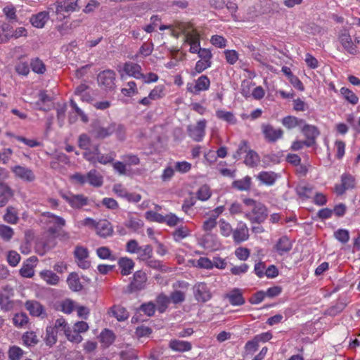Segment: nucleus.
I'll list each match as a JSON object with an SVG mask.
<instances>
[{
    "instance_id": "f257e3e1",
    "label": "nucleus",
    "mask_w": 360,
    "mask_h": 360,
    "mask_svg": "<svg viewBox=\"0 0 360 360\" xmlns=\"http://www.w3.org/2000/svg\"><path fill=\"white\" fill-rule=\"evenodd\" d=\"M243 202L252 208L245 214V217L252 223L261 224L266 219L268 211L264 205L251 198H245Z\"/></svg>"
},
{
    "instance_id": "f03ea898",
    "label": "nucleus",
    "mask_w": 360,
    "mask_h": 360,
    "mask_svg": "<svg viewBox=\"0 0 360 360\" xmlns=\"http://www.w3.org/2000/svg\"><path fill=\"white\" fill-rule=\"evenodd\" d=\"M70 179L81 186L88 183L94 187L99 188L103 184V177L96 169H91L86 174L75 173L71 176Z\"/></svg>"
},
{
    "instance_id": "7ed1b4c3",
    "label": "nucleus",
    "mask_w": 360,
    "mask_h": 360,
    "mask_svg": "<svg viewBox=\"0 0 360 360\" xmlns=\"http://www.w3.org/2000/svg\"><path fill=\"white\" fill-rule=\"evenodd\" d=\"M338 39L347 53L352 55L356 54L357 45L360 43L359 37H355L353 40L347 30H344L340 33Z\"/></svg>"
},
{
    "instance_id": "20e7f679",
    "label": "nucleus",
    "mask_w": 360,
    "mask_h": 360,
    "mask_svg": "<svg viewBox=\"0 0 360 360\" xmlns=\"http://www.w3.org/2000/svg\"><path fill=\"white\" fill-rule=\"evenodd\" d=\"M176 28L181 33L184 34V42L188 44H194L200 41V37L198 32L193 27L192 25L188 22H178L176 23Z\"/></svg>"
},
{
    "instance_id": "39448f33",
    "label": "nucleus",
    "mask_w": 360,
    "mask_h": 360,
    "mask_svg": "<svg viewBox=\"0 0 360 360\" xmlns=\"http://www.w3.org/2000/svg\"><path fill=\"white\" fill-rule=\"evenodd\" d=\"M148 277L146 274L142 271H136L127 286V291L130 293L134 292L140 291L145 288Z\"/></svg>"
},
{
    "instance_id": "423d86ee",
    "label": "nucleus",
    "mask_w": 360,
    "mask_h": 360,
    "mask_svg": "<svg viewBox=\"0 0 360 360\" xmlns=\"http://www.w3.org/2000/svg\"><path fill=\"white\" fill-rule=\"evenodd\" d=\"M112 123L108 126H103L99 120L94 121L91 124L90 133L96 139H104L113 134Z\"/></svg>"
},
{
    "instance_id": "0eeeda50",
    "label": "nucleus",
    "mask_w": 360,
    "mask_h": 360,
    "mask_svg": "<svg viewBox=\"0 0 360 360\" xmlns=\"http://www.w3.org/2000/svg\"><path fill=\"white\" fill-rule=\"evenodd\" d=\"M75 262L82 269H88L91 266V262L89 260V253L86 248L77 245L74 250Z\"/></svg>"
},
{
    "instance_id": "6e6552de",
    "label": "nucleus",
    "mask_w": 360,
    "mask_h": 360,
    "mask_svg": "<svg viewBox=\"0 0 360 360\" xmlns=\"http://www.w3.org/2000/svg\"><path fill=\"white\" fill-rule=\"evenodd\" d=\"M61 197L73 209H81L89 203V199L83 194H73L72 193H62Z\"/></svg>"
},
{
    "instance_id": "1a4fd4ad",
    "label": "nucleus",
    "mask_w": 360,
    "mask_h": 360,
    "mask_svg": "<svg viewBox=\"0 0 360 360\" xmlns=\"http://www.w3.org/2000/svg\"><path fill=\"white\" fill-rule=\"evenodd\" d=\"M115 71L112 70H103L98 75V85L105 89H113L115 86Z\"/></svg>"
},
{
    "instance_id": "9d476101",
    "label": "nucleus",
    "mask_w": 360,
    "mask_h": 360,
    "mask_svg": "<svg viewBox=\"0 0 360 360\" xmlns=\"http://www.w3.org/2000/svg\"><path fill=\"white\" fill-rule=\"evenodd\" d=\"M25 307L32 316L41 319H46L48 316L45 307L37 300H27L25 303Z\"/></svg>"
},
{
    "instance_id": "9b49d317",
    "label": "nucleus",
    "mask_w": 360,
    "mask_h": 360,
    "mask_svg": "<svg viewBox=\"0 0 360 360\" xmlns=\"http://www.w3.org/2000/svg\"><path fill=\"white\" fill-rule=\"evenodd\" d=\"M206 124V120H202L198 121L196 125H189L188 127L189 136L195 141H201L205 134Z\"/></svg>"
},
{
    "instance_id": "f8f14e48",
    "label": "nucleus",
    "mask_w": 360,
    "mask_h": 360,
    "mask_svg": "<svg viewBox=\"0 0 360 360\" xmlns=\"http://www.w3.org/2000/svg\"><path fill=\"white\" fill-rule=\"evenodd\" d=\"M262 131L265 139L268 142H276L281 139L283 135V131L281 128L276 129L272 125L264 124L262 125Z\"/></svg>"
},
{
    "instance_id": "ddd939ff",
    "label": "nucleus",
    "mask_w": 360,
    "mask_h": 360,
    "mask_svg": "<svg viewBox=\"0 0 360 360\" xmlns=\"http://www.w3.org/2000/svg\"><path fill=\"white\" fill-rule=\"evenodd\" d=\"M78 0H58L53 4L56 8V14L60 15L63 12L70 13L77 11Z\"/></svg>"
},
{
    "instance_id": "4468645a",
    "label": "nucleus",
    "mask_w": 360,
    "mask_h": 360,
    "mask_svg": "<svg viewBox=\"0 0 360 360\" xmlns=\"http://www.w3.org/2000/svg\"><path fill=\"white\" fill-rule=\"evenodd\" d=\"M301 131L307 139V147L315 144L316 139L320 135V131L316 126L306 124L305 122L301 127Z\"/></svg>"
},
{
    "instance_id": "2eb2a0df",
    "label": "nucleus",
    "mask_w": 360,
    "mask_h": 360,
    "mask_svg": "<svg viewBox=\"0 0 360 360\" xmlns=\"http://www.w3.org/2000/svg\"><path fill=\"white\" fill-rule=\"evenodd\" d=\"M193 293L198 302H206L212 297L210 290L205 283H196L193 287Z\"/></svg>"
},
{
    "instance_id": "dca6fc26",
    "label": "nucleus",
    "mask_w": 360,
    "mask_h": 360,
    "mask_svg": "<svg viewBox=\"0 0 360 360\" xmlns=\"http://www.w3.org/2000/svg\"><path fill=\"white\" fill-rule=\"evenodd\" d=\"M354 186V177L349 174H343L341 176V184L335 185V191L338 195H341L347 190L353 188Z\"/></svg>"
},
{
    "instance_id": "f3484780",
    "label": "nucleus",
    "mask_w": 360,
    "mask_h": 360,
    "mask_svg": "<svg viewBox=\"0 0 360 360\" xmlns=\"http://www.w3.org/2000/svg\"><path fill=\"white\" fill-rule=\"evenodd\" d=\"M233 239L236 243H240L248 240L249 229L245 223L239 221L237 227L233 231Z\"/></svg>"
},
{
    "instance_id": "a211bd4d",
    "label": "nucleus",
    "mask_w": 360,
    "mask_h": 360,
    "mask_svg": "<svg viewBox=\"0 0 360 360\" xmlns=\"http://www.w3.org/2000/svg\"><path fill=\"white\" fill-rule=\"evenodd\" d=\"M292 242L286 236H283L279 238L274 246V250L280 256L288 253L292 250Z\"/></svg>"
},
{
    "instance_id": "6ab92c4d",
    "label": "nucleus",
    "mask_w": 360,
    "mask_h": 360,
    "mask_svg": "<svg viewBox=\"0 0 360 360\" xmlns=\"http://www.w3.org/2000/svg\"><path fill=\"white\" fill-rule=\"evenodd\" d=\"M55 245V239L52 237L39 239L35 245L36 252L42 256L53 248Z\"/></svg>"
},
{
    "instance_id": "aec40b11",
    "label": "nucleus",
    "mask_w": 360,
    "mask_h": 360,
    "mask_svg": "<svg viewBox=\"0 0 360 360\" xmlns=\"http://www.w3.org/2000/svg\"><path fill=\"white\" fill-rule=\"evenodd\" d=\"M122 72L125 75L136 79H141V77H143L141 66L138 63L130 61L124 63Z\"/></svg>"
},
{
    "instance_id": "412c9836",
    "label": "nucleus",
    "mask_w": 360,
    "mask_h": 360,
    "mask_svg": "<svg viewBox=\"0 0 360 360\" xmlns=\"http://www.w3.org/2000/svg\"><path fill=\"white\" fill-rule=\"evenodd\" d=\"M117 265L122 276H129L135 266V262L129 257H122L118 259Z\"/></svg>"
},
{
    "instance_id": "4be33fe9",
    "label": "nucleus",
    "mask_w": 360,
    "mask_h": 360,
    "mask_svg": "<svg viewBox=\"0 0 360 360\" xmlns=\"http://www.w3.org/2000/svg\"><path fill=\"white\" fill-rule=\"evenodd\" d=\"M349 302V299L347 295L340 296L335 304L327 309L326 314L333 316H336L343 311Z\"/></svg>"
},
{
    "instance_id": "5701e85b",
    "label": "nucleus",
    "mask_w": 360,
    "mask_h": 360,
    "mask_svg": "<svg viewBox=\"0 0 360 360\" xmlns=\"http://www.w3.org/2000/svg\"><path fill=\"white\" fill-rule=\"evenodd\" d=\"M13 173L19 178L27 181H33L35 179V176L33 172L27 167L22 166H15L12 169Z\"/></svg>"
},
{
    "instance_id": "b1692460",
    "label": "nucleus",
    "mask_w": 360,
    "mask_h": 360,
    "mask_svg": "<svg viewBox=\"0 0 360 360\" xmlns=\"http://www.w3.org/2000/svg\"><path fill=\"white\" fill-rule=\"evenodd\" d=\"M96 231L99 236L106 238L112 234L113 229L108 220L101 219L97 222Z\"/></svg>"
},
{
    "instance_id": "393cba45",
    "label": "nucleus",
    "mask_w": 360,
    "mask_h": 360,
    "mask_svg": "<svg viewBox=\"0 0 360 360\" xmlns=\"http://www.w3.org/2000/svg\"><path fill=\"white\" fill-rule=\"evenodd\" d=\"M225 297L229 300L230 304L233 306H240L245 303L243 293L239 288L233 289Z\"/></svg>"
},
{
    "instance_id": "a878e982",
    "label": "nucleus",
    "mask_w": 360,
    "mask_h": 360,
    "mask_svg": "<svg viewBox=\"0 0 360 360\" xmlns=\"http://www.w3.org/2000/svg\"><path fill=\"white\" fill-rule=\"evenodd\" d=\"M169 347L175 352H184L191 350L192 345L187 341L172 339L169 342Z\"/></svg>"
},
{
    "instance_id": "bb28decb",
    "label": "nucleus",
    "mask_w": 360,
    "mask_h": 360,
    "mask_svg": "<svg viewBox=\"0 0 360 360\" xmlns=\"http://www.w3.org/2000/svg\"><path fill=\"white\" fill-rule=\"evenodd\" d=\"M304 120L300 119L297 117L288 115L284 117L282 120V124L288 129H292L297 127H302L304 124Z\"/></svg>"
},
{
    "instance_id": "cd10ccee",
    "label": "nucleus",
    "mask_w": 360,
    "mask_h": 360,
    "mask_svg": "<svg viewBox=\"0 0 360 360\" xmlns=\"http://www.w3.org/2000/svg\"><path fill=\"white\" fill-rule=\"evenodd\" d=\"M49 12L41 11L32 15L30 18V22L35 27L42 28L49 20Z\"/></svg>"
},
{
    "instance_id": "c85d7f7f",
    "label": "nucleus",
    "mask_w": 360,
    "mask_h": 360,
    "mask_svg": "<svg viewBox=\"0 0 360 360\" xmlns=\"http://www.w3.org/2000/svg\"><path fill=\"white\" fill-rule=\"evenodd\" d=\"M39 275L48 285H56L60 281L59 276L51 270H43Z\"/></svg>"
},
{
    "instance_id": "c756f323",
    "label": "nucleus",
    "mask_w": 360,
    "mask_h": 360,
    "mask_svg": "<svg viewBox=\"0 0 360 360\" xmlns=\"http://www.w3.org/2000/svg\"><path fill=\"white\" fill-rule=\"evenodd\" d=\"M277 174L274 172H266L263 171L258 174L257 179L260 181L262 184L266 185H273L276 179Z\"/></svg>"
},
{
    "instance_id": "7c9ffc66",
    "label": "nucleus",
    "mask_w": 360,
    "mask_h": 360,
    "mask_svg": "<svg viewBox=\"0 0 360 360\" xmlns=\"http://www.w3.org/2000/svg\"><path fill=\"white\" fill-rule=\"evenodd\" d=\"M251 184V177L246 176L243 179L233 181L232 187L240 191H248L250 189Z\"/></svg>"
},
{
    "instance_id": "2f4dec72",
    "label": "nucleus",
    "mask_w": 360,
    "mask_h": 360,
    "mask_svg": "<svg viewBox=\"0 0 360 360\" xmlns=\"http://www.w3.org/2000/svg\"><path fill=\"white\" fill-rule=\"evenodd\" d=\"M110 313L112 314V316L116 318L119 321H124L129 316V312L127 309L120 305H115L111 307Z\"/></svg>"
},
{
    "instance_id": "473e14b6",
    "label": "nucleus",
    "mask_w": 360,
    "mask_h": 360,
    "mask_svg": "<svg viewBox=\"0 0 360 360\" xmlns=\"http://www.w3.org/2000/svg\"><path fill=\"white\" fill-rule=\"evenodd\" d=\"M101 344L105 347L111 345L115 339V333L108 329H104L99 335Z\"/></svg>"
},
{
    "instance_id": "72a5a7b5",
    "label": "nucleus",
    "mask_w": 360,
    "mask_h": 360,
    "mask_svg": "<svg viewBox=\"0 0 360 360\" xmlns=\"http://www.w3.org/2000/svg\"><path fill=\"white\" fill-rule=\"evenodd\" d=\"M13 196V191L7 184L0 186V207L6 205L8 200Z\"/></svg>"
},
{
    "instance_id": "f704fd0d",
    "label": "nucleus",
    "mask_w": 360,
    "mask_h": 360,
    "mask_svg": "<svg viewBox=\"0 0 360 360\" xmlns=\"http://www.w3.org/2000/svg\"><path fill=\"white\" fill-rule=\"evenodd\" d=\"M58 334L57 331L54 330L51 326H48L46 328L45 337L44 338L46 345L49 347L54 345L58 340Z\"/></svg>"
},
{
    "instance_id": "c9c22d12",
    "label": "nucleus",
    "mask_w": 360,
    "mask_h": 360,
    "mask_svg": "<svg viewBox=\"0 0 360 360\" xmlns=\"http://www.w3.org/2000/svg\"><path fill=\"white\" fill-rule=\"evenodd\" d=\"M23 344L27 347H34L38 344L39 340L34 331H27L22 336Z\"/></svg>"
},
{
    "instance_id": "e433bc0d",
    "label": "nucleus",
    "mask_w": 360,
    "mask_h": 360,
    "mask_svg": "<svg viewBox=\"0 0 360 360\" xmlns=\"http://www.w3.org/2000/svg\"><path fill=\"white\" fill-rule=\"evenodd\" d=\"M67 283L69 288L73 291H80L83 288L79 278L76 273H71L68 276L67 278Z\"/></svg>"
},
{
    "instance_id": "4c0bfd02",
    "label": "nucleus",
    "mask_w": 360,
    "mask_h": 360,
    "mask_svg": "<svg viewBox=\"0 0 360 360\" xmlns=\"http://www.w3.org/2000/svg\"><path fill=\"white\" fill-rule=\"evenodd\" d=\"M210 86V79L206 75H201L195 82L194 86L195 93L204 91L209 89Z\"/></svg>"
},
{
    "instance_id": "58836bf2",
    "label": "nucleus",
    "mask_w": 360,
    "mask_h": 360,
    "mask_svg": "<svg viewBox=\"0 0 360 360\" xmlns=\"http://www.w3.org/2000/svg\"><path fill=\"white\" fill-rule=\"evenodd\" d=\"M260 162V158L259 155L254 150H250L248 151V153L246 154L244 163L250 167H257Z\"/></svg>"
},
{
    "instance_id": "ea45409f",
    "label": "nucleus",
    "mask_w": 360,
    "mask_h": 360,
    "mask_svg": "<svg viewBox=\"0 0 360 360\" xmlns=\"http://www.w3.org/2000/svg\"><path fill=\"white\" fill-rule=\"evenodd\" d=\"M216 116L218 119L226 121L229 124H235L237 122V120L234 115L229 111L224 110H217L216 111Z\"/></svg>"
},
{
    "instance_id": "a19ab883",
    "label": "nucleus",
    "mask_w": 360,
    "mask_h": 360,
    "mask_svg": "<svg viewBox=\"0 0 360 360\" xmlns=\"http://www.w3.org/2000/svg\"><path fill=\"white\" fill-rule=\"evenodd\" d=\"M170 302L169 297L166 295L161 293L156 298V304L160 313H163L167 309Z\"/></svg>"
},
{
    "instance_id": "79ce46f5",
    "label": "nucleus",
    "mask_w": 360,
    "mask_h": 360,
    "mask_svg": "<svg viewBox=\"0 0 360 360\" xmlns=\"http://www.w3.org/2000/svg\"><path fill=\"white\" fill-rule=\"evenodd\" d=\"M29 322V318L25 312L17 313L13 318V323L17 328H22Z\"/></svg>"
},
{
    "instance_id": "37998d69",
    "label": "nucleus",
    "mask_w": 360,
    "mask_h": 360,
    "mask_svg": "<svg viewBox=\"0 0 360 360\" xmlns=\"http://www.w3.org/2000/svg\"><path fill=\"white\" fill-rule=\"evenodd\" d=\"M18 213L15 208L8 207L6 213L4 216V220L8 224H16L18 221Z\"/></svg>"
},
{
    "instance_id": "c03bdc74",
    "label": "nucleus",
    "mask_w": 360,
    "mask_h": 360,
    "mask_svg": "<svg viewBox=\"0 0 360 360\" xmlns=\"http://www.w3.org/2000/svg\"><path fill=\"white\" fill-rule=\"evenodd\" d=\"M340 94L346 101L352 105H356L359 102L357 96L352 91L346 87L340 89Z\"/></svg>"
},
{
    "instance_id": "a18cd8bd",
    "label": "nucleus",
    "mask_w": 360,
    "mask_h": 360,
    "mask_svg": "<svg viewBox=\"0 0 360 360\" xmlns=\"http://www.w3.org/2000/svg\"><path fill=\"white\" fill-rule=\"evenodd\" d=\"M96 254L102 259L116 260V257L112 254V251L105 246L98 248L96 250Z\"/></svg>"
},
{
    "instance_id": "49530a36",
    "label": "nucleus",
    "mask_w": 360,
    "mask_h": 360,
    "mask_svg": "<svg viewBox=\"0 0 360 360\" xmlns=\"http://www.w3.org/2000/svg\"><path fill=\"white\" fill-rule=\"evenodd\" d=\"M190 234L191 231L187 226H181L173 232V237L174 240L180 241L188 236Z\"/></svg>"
},
{
    "instance_id": "de8ad7c7",
    "label": "nucleus",
    "mask_w": 360,
    "mask_h": 360,
    "mask_svg": "<svg viewBox=\"0 0 360 360\" xmlns=\"http://www.w3.org/2000/svg\"><path fill=\"white\" fill-rule=\"evenodd\" d=\"M138 253H139L138 256L139 259L148 262L152 257L153 248L150 245L141 246V249Z\"/></svg>"
},
{
    "instance_id": "09e8293b",
    "label": "nucleus",
    "mask_w": 360,
    "mask_h": 360,
    "mask_svg": "<svg viewBox=\"0 0 360 360\" xmlns=\"http://www.w3.org/2000/svg\"><path fill=\"white\" fill-rule=\"evenodd\" d=\"M64 334L68 340L72 342L79 343L83 340L82 335L75 328L72 329L70 326Z\"/></svg>"
},
{
    "instance_id": "8fccbe9b",
    "label": "nucleus",
    "mask_w": 360,
    "mask_h": 360,
    "mask_svg": "<svg viewBox=\"0 0 360 360\" xmlns=\"http://www.w3.org/2000/svg\"><path fill=\"white\" fill-rule=\"evenodd\" d=\"M122 94L128 97H131L138 94V89L136 84L134 81H131L127 83L126 86L121 89Z\"/></svg>"
},
{
    "instance_id": "3c124183",
    "label": "nucleus",
    "mask_w": 360,
    "mask_h": 360,
    "mask_svg": "<svg viewBox=\"0 0 360 360\" xmlns=\"http://www.w3.org/2000/svg\"><path fill=\"white\" fill-rule=\"evenodd\" d=\"M120 357L122 360H136L138 359L137 351L133 348H128L120 352Z\"/></svg>"
},
{
    "instance_id": "603ef678",
    "label": "nucleus",
    "mask_w": 360,
    "mask_h": 360,
    "mask_svg": "<svg viewBox=\"0 0 360 360\" xmlns=\"http://www.w3.org/2000/svg\"><path fill=\"white\" fill-rule=\"evenodd\" d=\"M14 235L13 229L4 224H0V237L4 241H9Z\"/></svg>"
},
{
    "instance_id": "864d4df0",
    "label": "nucleus",
    "mask_w": 360,
    "mask_h": 360,
    "mask_svg": "<svg viewBox=\"0 0 360 360\" xmlns=\"http://www.w3.org/2000/svg\"><path fill=\"white\" fill-rule=\"evenodd\" d=\"M30 67L33 72L37 74H44L46 71L44 63L38 58L32 60Z\"/></svg>"
},
{
    "instance_id": "5fc2aeb1",
    "label": "nucleus",
    "mask_w": 360,
    "mask_h": 360,
    "mask_svg": "<svg viewBox=\"0 0 360 360\" xmlns=\"http://www.w3.org/2000/svg\"><path fill=\"white\" fill-rule=\"evenodd\" d=\"M126 227L136 231L143 226V222L141 219L136 217H130L125 223Z\"/></svg>"
},
{
    "instance_id": "6e6d98bb",
    "label": "nucleus",
    "mask_w": 360,
    "mask_h": 360,
    "mask_svg": "<svg viewBox=\"0 0 360 360\" xmlns=\"http://www.w3.org/2000/svg\"><path fill=\"white\" fill-rule=\"evenodd\" d=\"M181 222H183V219L178 217L175 214L169 213L164 216L163 224L169 226H177Z\"/></svg>"
},
{
    "instance_id": "4d7b16f0",
    "label": "nucleus",
    "mask_w": 360,
    "mask_h": 360,
    "mask_svg": "<svg viewBox=\"0 0 360 360\" xmlns=\"http://www.w3.org/2000/svg\"><path fill=\"white\" fill-rule=\"evenodd\" d=\"M23 354V350L18 346L11 347L8 352L9 360H20Z\"/></svg>"
},
{
    "instance_id": "13d9d810",
    "label": "nucleus",
    "mask_w": 360,
    "mask_h": 360,
    "mask_svg": "<svg viewBox=\"0 0 360 360\" xmlns=\"http://www.w3.org/2000/svg\"><path fill=\"white\" fill-rule=\"evenodd\" d=\"M112 126L113 127V134L115 133L117 138L121 141L124 140L126 138V128L124 126L115 122H112Z\"/></svg>"
},
{
    "instance_id": "bf43d9fd",
    "label": "nucleus",
    "mask_w": 360,
    "mask_h": 360,
    "mask_svg": "<svg viewBox=\"0 0 360 360\" xmlns=\"http://www.w3.org/2000/svg\"><path fill=\"white\" fill-rule=\"evenodd\" d=\"M250 150L251 149H250L248 142L247 141L243 140L240 142L237 150L233 154V158L235 159H240L243 154H247Z\"/></svg>"
},
{
    "instance_id": "052dcab7",
    "label": "nucleus",
    "mask_w": 360,
    "mask_h": 360,
    "mask_svg": "<svg viewBox=\"0 0 360 360\" xmlns=\"http://www.w3.org/2000/svg\"><path fill=\"white\" fill-rule=\"evenodd\" d=\"M196 195L198 200L205 201L211 196L210 188L207 185L202 186L197 191Z\"/></svg>"
},
{
    "instance_id": "680f3d73",
    "label": "nucleus",
    "mask_w": 360,
    "mask_h": 360,
    "mask_svg": "<svg viewBox=\"0 0 360 360\" xmlns=\"http://www.w3.org/2000/svg\"><path fill=\"white\" fill-rule=\"evenodd\" d=\"M148 95L153 101L160 99L165 96V87L162 85L155 86Z\"/></svg>"
},
{
    "instance_id": "e2e57ef3",
    "label": "nucleus",
    "mask_w": 360,
    "mask_h": 360,
    "mask_svg": "<svg viewBox=\"0 0 360 360\" xmlns=\"http://www.w3.org/2000/svg\"><path fill=\"white\" fill-rule=\"evenodd\" d=\"M122 160L127 165H138L140 163L139 158L134 154L127 153L121 156Z\"/></svg>"
},
{
    "instance_id": "0e129e2a",
    "label": "nucleus",
    "mask_w": 360,
    "mask_h": 360,
    "mask_svg": "<svg viewBox=\"0 0 360 360\" xmlns=\"http://www.w3.org/2000/svg\"><path fill=\"white\" fill-rule=\"evenodd\" d=\"M259 348V345L253 339L248 341L244 347V356L252 355Z\"/></svg>"
},
{
    "instance_id": "69168bd1",
    "label": "nucleus",
    "mask_w": 360,
    "mask_h": 360,
    "mask_svg": "<svg viewBox=\"0 0 360 360\" xmlns=\"http://www.w3.org/2000/svg\"><path fill=\"white\" fill-rule=\"evenodd\" d=\"M51 327L53 328L54 330L57 331L58 333H60V332H63L65 333L69 328V326L65 319L59 318L56 320L54 325L51 326Z\"/></svg>"
},
{
    "instance_id": "338daca9",
    "label": "nucleus",
    "mask_w": 360,
    "mask_h": 360,
    "mask_svg": "<svg viewBox=\"0 0 360 360\" xmlns=\"http://www.w3.org/2000/svg\"><path fill=\"white\" fill-rule=\"evenodd\" d=\"M153 50V43H143L140 47L139 52L135 56V58H137L139 55H141L143 57H146L150 56Z\"/></svg>"
},
{
    "instance_id": "774afa93",
    "label": "nucleus",
    "mask_w": 360,
    "mask_h": 360,
    "mask_svg": "<svg viewBox=\"0 0 360 360\" xmlns=\"http://www.w3.org/2000/svg\"><path fill=\"white\" fill-rule=\"evenodd\" d=\"M91 139L86 134H82L78 139V146L80 148L85 150L91 148Z\"/></svg>"
}]
</instances>
